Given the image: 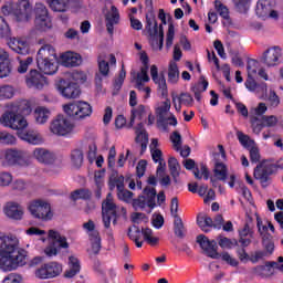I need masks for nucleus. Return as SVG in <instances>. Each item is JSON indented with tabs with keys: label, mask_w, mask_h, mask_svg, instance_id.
Returning a JSON list of instances; mask_svg holds the SVG:
<instances>
[{
	"label": "nucleus",
	"mask_w": 283,
	"mask_h": 283,
	"mask_svg": "<svg viewBox=\"0 0 283 283\" xmlns=\"http://www.w3.org/2000/svg\"><path fill=\"white\" fill-rule=\"evenodd\" d=\"M17 111H6L0 117V123L3 127H10V129H17L18 137L21 140H25L30 145H41V137L39 134L34 133V130L25 132V127H28V120L23 116H30L32 114V106L30 103L25 102L18 106Z\"/></svg>",
	"instance_id": "f257e3e1"
},
{
	"label": "nucleus",
	"mask_w": 283,
	"mask_h": 283,
	"mask_svg": "<svg viewBox=\"0 0 283 283\" xmlns=\"http://www.w3.org/2000/svg\"><path fill=\"white\" fill-rule=\"evenodd\" d=\"M36 65L42 74L52 76L59 72V59L56 57V50L52 44H44L38 51Z\"/></svg>",
	"instance_id": "f03ea898"
},
{
	"label": "nucleus",
	"mask_w": 283,
	"mask_h": 283,
	"mask_svg": "<svg viewBox=\"0 0 283 283\" xmlns=\"http://www.w3.org/2000/svg\"><path fill=\"white\" fill-rule=\"evenodd\" d=\"M146 30L153 50H163V45H165V29L163 28V24L158 27V22L154 14H151V18L149 14H146Z\"/></svg>",
	"instance_id": "7ed1b4c3"
},
{
	"label": "nucleus",
	"mask_w": 283,
	"mask_h": 283,
	"mask_svg": "<svg viewBox=\"0 0 283 283\" xmlns=\"http://www.w3.org/2000/svg\"><path fill=\"white\" fill-rule=\"evenodd\" d=\"M2 241L4 243L0 245V269L4 272L14 271L17 270V264L12 253H14L17 241H10V237H3Z\"/></svg>",
	"instance_id": "20e7f679"
},
{
	"label": "nucleus",
	"mask_w": 283,
	"mask_h": 283,
	"mask_svg": "<svg viewBox=\"0 0 283 283\" xmlns=\"http://www.w3.org/2000/svg\"><path fill=\"white\" fill-rule=\"evenodd\" d=\"M49 247L44 249V253L48 258H54L59 255L61 249H70V243L65 235H61V232L56 230H49Z\"/></svg>",
	"instance_id": "39448f33"
},
{
	"label": "nucleus",
	"mask_w": 283,
	"mask_h": 283,
	"mask_svg": "<svg viewBox=\"0 0 283 283\" xmlns=\"http://www.w3.org/2000/svg\"><path fill=\"white\" fill-rule=\"evenodd\" d=\"M63 109L74 120H84V118L92 116V105L83 101L66 104Z\"/></svg>",
	"instance_id": "423d86ee"
},
{
	"label": "nucleus",
	"mask_w": 283,
	"mask_h": 283,
	"mask_svg": "<svg viewBox=\"0 0 283 283\" xmlns=\"http://www.w3.org/2000/svg\"><path fill=\"white\" fill-rule=\"evenodd\" d=\"M28 209L33 218L43 220L44 222L52 220L54 217V213H52V206L43 199H35L31 201Z\"/></svg>",
	"instance_id": "0eeeda50"
},
{
	"label": "nucleus",
	"mask_w": 283,
	"mask_h": 283,
	"mask_svg": "<svg viewBox=\"0 0 283 283\" xmlns=\"http://www.w3.org/2000/svg\"><path fill=\"white\" fill-rule=\"evenodd\" d=\"M34 13V28L39 32H46L52 28V19L50 18V12L48 11V7L43 3H35L33 9Z\"/></svg>",
	"instance_id": "6e6552de"
},
{
	"label": "nucleus",
	"mask_w": 283,
	"mask_h": 283,
	"mask_svg": "<svg viewBox=\"0 0 283 283\" xmlns=\"http://www.w3.org/2000/svg\"><path fill=\"white\" fill-rule=\"evenodd\" d=\"M73 130L74 124L63 115H57L50 125V132L55 134V136H67V134H71Z\"/></svg>",
	"instance_id": "1a4fd4ad"
},
{
	"label": "nucleus",
	"mask_w": 283,
	"mask_h": 283,
	"mask_svg": "<svg viewBox=\"0 0 283 283\" xmlns=\"http://www.w3.org/2000/svg\"><path fill=\"white\" fill-rule=\"evenodd\" d=\"M61 273H63V265L59 262H50L38 269L35 276L40 280H52V277H59Z\"/></svg>",
	"instance_id": "9d476101"
},
{
	"label": "nucleus",
	"mask_w": 283,
	"mask_h": 283,
	"mask_svg": "<svg viewBox=\"0 0 283 283\" xmlns=\"http://www.w3.org/2000/svg\"><path fill=\"white\" fill-rule=\"evenodd\" d=\"M197 244L202 249L208 258L211 260H220V253L218 252V242L216 240H209L207 235L199 234L197 237Z\"/></svg>",
	"instance_id": "9b49d317"
},
{
	"label": "nucleus",
	"mask_w": 283,
	"mask_h": 283,
	"mask_svg": "<svg viewBox=\"0 0 283 283\" xmlns=\"http://www.w3.org/2000/svg\"><path fill=\"white\" fill-rule=\"evenodd\" d=\"M57 91L64 98H78L81 96V86L70 80H60Z\"/></svg>",
	"instance_id": "f8f14e48"
},
{
	"label": "nucleus",
	"mask_w": 283,
	"mask_h": 283,
	"mask_svg": "<svg viewBox=\"0 0 283 283\" xmlns=\"http://www.w3.org/2000/svg\"><path fill=\"white\" fill-rule=\"evenodd\" d=\"M4 161L9 167H27L28 159L25 158V151L10 148L4 151Z\"/></svg>",
	"instance_id": "ddd939ff"
},
{
	"label": "nucleus",
	"mask_w": 283,
	"mask_h": 283,
	"mask_svg": "<svg viewBox=\"0 0 283 283\" xmlns=\"http://www.w3.org/2000/svg\"><path fill=\"white\" fill-rule=\"evenodd\" d=\"M13 14L17 21H28L32 19V4L28 0H20L13 7Z\"/></svg>",
	"instance_id": "4468645a"
},
{
	"label": "nucleus",
	"mask_w": 283,
	"mask_h": 283,
	"mask_svg": "<svg viewBox=\"0 0 283 283\" xmlns=\"http://www.w3.org/2000/svg\"><path fill=\"white\" fill-rule=\"evenodd\" d=\"M46 83L48 78L36 70H31L25 77V84L30 90H42Z\"/></svg>",
	"instance_id": "2eb2a0df"
},
{
	"label": "nucleus",
	"mask_w": 283,
	"mask_h": 283,
	"mask_svg": "<svg viewBox=\"0 0 283 283\" xmlns=\"http://www.w3.org/2000/svg\"><path fill=\"white\" fill-rule=\"evenodd\" d=\"M280 59H282V49L280 46H273L263 53L261 63H264L266 67H275V65H280Z\"/></svg>",
	"instance_id": "dca6fc26"
},
{
	"label": "nucleus",
	"mask_w": 283,
	"mask_h": 283,
	"mask_svg": "<svg viewBox=\"0 0 283 283\" xmlns=\"http://www.w3.org/2000/svg\"><path fill=\"white\" fill-rule=\"evenodd\" d=\"M9 241L15 242L13 253H11L15 269H19V266H25V264H28V252L25 250H19V239H17V237H9Z\"/></svg>",
	"instance_id": "f3484780"
},
{
	"label": "nucleus",
	"mask_w": 283,
	"mask_h": 283,
	"mask_svg": "<svg viewBox=\"0 0 283 283\" xmlns=\"http://www.w3.org/2000/svg\"><path fill=\"white\" fill-rule=\"evenodd\" d=\"M135 143L140 145V155L145 154L147 151V145H149V135L147 134V130H145V124L140 122L135 127Z\"/></svg>",
	"instance_id": "a211bd4d"
},
{
	"label": "nucleus",
	"mask_w": 283,
	"mask_h": 283,
	"mask_svg": "<svg viewBox=\"0 0 283 283\" xmlns=\"http://www.w3.org/2000/svg\"><path fill=\"white\" fill-rule=\"evenodd\" d=\"M106 30L111 36H114V25L120 23V13L116 6L111 7V12L105 14Z\"/></svg>",
	"instance_id": "6ab92c4d"
},
{
	"label": "nucleus",
	"mask_w": 283,
	"mask_h": 283,
	"mask_svg": "<svg viewBox=\"0 0 283 283\" xmlns=\"http://www.w3.org/2000/svg\"><path fill=\"white\" fill-rule=\"evenodd\" d=\"M150 76L155 85H158V90L161 91L163 96L167 94V80L165 78V73H159L158 66L155 64L150 66Z\"/></svg>",
	"instance_id": "aec40b11"
},
{
	"label": "nucleus",
	"mask_w": 283,
	"mask_h": 283,
	"mask_svg": "<svg viewBox=\"0 0 283 283\" xmlns=\"http://www.w3.org/2000/svg\"><path fill=\"white\" fill-rule=\"evenodd\" d=\"M33 158L42 165H54V160H56L54 154L45 148H35L33 150Z\"/></svg>",
	"instance_id": "412c9836"
},
{
	"label": "nucleus",
	"mask_w": 283,
	"mask_h": 283,
	"mask_svg": "<svg viewBox=\"0 0 283 283\" xmlns=\"http://www.w3.org/2000/svg\"><path fill=\"white\" fill-rule=\"evenodd\" d=\"M275 8V0H259L256 3V15L260 19H269L271 9Z\"/></svg>",
	"instance_id": "4be33fe9"
},
{
	"label": "nucleus",
	"mask_w": 283,
	"mask_h": 283,
	"mask_svg": "<svg viewBox=\"0 0 283 283\" xmlns=\"http://www.w3.org/2000/svg\"><path fill=\"white\" fill-rule=\"evenodd\" d=\"M62 63L64 67H78L83 60L78 53L69 51L62 55Z\"/></svg>",
	"instance_id": "5701e85b"
},
{
	"label": "nucleus",
	"mask_w": 283,
	"mask_h": 283,
	"mask_svg": "<svg viewBox=\"0 0 283 283\" xmlns=\"http://www.w3.org/2000/svg\"><path fill=\"white\" fill-rule=\"evenodd\" d=\"M11 72L10 55L6 51H0V78H7Z\"/></svg>",
	"instance_id": "b1692460"
},
{
	"label": "nucleus",
	"mask_w": 283,
	"mask_h": 283,
	"mask_svg": "<svg viewBox=\"0 0 283 283\" xmlns=\"http://www.w3.org/2000/svg\"><path fill=\"white\" fill-rule=\"evenodd\" d=\"M253 238V230L249 226V223H245L241 230H239V241L238 243L241 247H250L251 245V239Z\"/></svg>",
	"instance_id": "393cba45"
},
{
	"label": "nucleus",
	"mask_w": 283,
	"mask_h": 283,
	"mask_svg": "<svg viewBox=\"0 0 283 283\" xmlns=\"http://www.w3.org/2000/svg\"><path fill=\"white\" fill-rule=\"evenodd\" d=\"M81 273V261H78L75 256L69 258V270L64 272V277L67 280H72V277H75V275H78Z\"/></svg>",
	"instance_id": "a878e982"
},
{
	"label": "nucleus",
	"mask_w": 283,
	"mask_h": 283,
	"mask_svg": "<svg viewBox=\"0 0 283 283\" xmlns=\"http://www.w3.org/2000/svg\"><path fill=\"white\" fill-rule=\"evenodd\" d=\"M6 213L12 220H21L23 218V208H21V205L11 201L7 203Z\"/></svg>",
	"instance_id": "bb28decb"
},
{
	"label": "nucleus",
	"mask_w": 283,
	"mask_h": 283,
	"mask_svg": "<svg viewBox=\"0 0 283 283\" xmlns=\"http://www.w3.org/2000/svg\"><path fill=\"white\" fill-rule=\"evenodd\" d=\"M9 48L17 52V54H22L25 56L27 54H30V45L25 41L17 40L9 42Z\"/></svg>",
	"instance_id": "cd10ccee"
},
{
	"label": "nucleus",
	"mask_w": 283,
	"mask_h": 283,
	"mask_svg": "<svg viewBox=\"0 0 283 283\" xmlns=\"http://www.w3.org/2000/svg\"><path fill=\"white\" fill-rule=\"evenodd\" d=\"M70 199L73 202H77V200H84L85 202L92 200V190L87 188H80L71 192Z\"/></svg>",
	"instance_id": "c85d7f7f"
},
{
	"label": "nucleus",
	"mask_w": 283,
	"mask_h": 283,
	"mask_svg": "<svg viewBox=\"0 0 283 283\" xmlns=\"http://www.w3.org/2000/svg\"><path fill=\"white\" fill-rule=\"evenodd\" d=\"M108 188L111 191L125 189V177L118 176V171L113 172L108 180Z\"/></svg>",
	"instance_id": "c756f323"
},
{
	"label": "nucleus",
	"mask_w": 283,
	"mask_h": 283,
	"mask_svg": "<svg viewBox=\"0 0 283 283\" xmlns=\"http://www.w3.org/2000/svg\"><path fill=\"white\" fill-rule=\"evenodd\" d=\"M46 3L53 12H67L70 10V0H46Z\"/></svg>",
	"instance_id": "7c9ffc66"
},
{
	"label": "nucleus",
	"mask_w": 283,
	"mask_h": 283,
	"mask_svg": "<svg viewBox=\"0 0 283 283\" xmlns=\"http://www.w3.org/2000/svg\"><path fill=\"white\" fill-rule=\"evenodd\" d=\"M143 193L144 195L142 196H145L147 207H149V209H156V196H157L156 188L146 186L143 190Z\"/></svg>",
	"instance_id": "2f4dec72"
},
{
	"label": "nucleus",
	"mask_w": 283,
	"mask_h": 283,
	"mask_svg": "<svg viewBox=\"0 0 283 283\" xmlns=\"http://www.w3.org/2000/svg\"><path fill=\"white\" fill-rule=\"evenodd\" d=\"M197 224L203 233H209L213 228V219L207 214L199 216L197 217Z\"/></svg>",
	"instance_id": "473e14b6"
},
{
	"label": "nucleus",
	"mask_w": 283,
	"mask_h": 283,
	"mask_svg": "<svg viewBox=\"0 0 283 283\" xmlns=\"http://www.w3.org/2000/svg\"><path fill=\"white\" fill-rule=\"evenodd\" d=\"M50 109L45 108V107H38L34 111V118H35V123H38V125H45V123H48V120L50 119Z\"/></svg>",
	"instance_id": "72a5a7b5"
},
{
	"label": "nucleus",
	"mask_w": 283,
	"mask_h": 283,
	"mask_svg": "<svg viewBox=\"0 0 283 283\" xmlns=\"http://www.w3.org/2000/svg\"><path fill=\"white\" fill-rule=\"evenodd\" d=\"M168 169L170 171V176H172L174 182H178V178L180 177V163L176 157H170L168 159Z\"/></svg>",
	"instance_id": "f704fd0d"
},
{
	"label": "nucleus",
	"mask_w": 283,
	"mask_h": 283,
	"mask_svg": "<svg viewBox=\"0 0 283 283\" xmlns=\"http://www.w3.org/2000/svg\"><path fill=\"white\" fill-rule=\"evenodd\" d=\"M130 122H129V127H134V123L136 122V118H138L139 120H143V118H145V116H147V108L145 107V105H139L137 108H133L130 111Z\"/></svg>",
	"instance_id": "c9c22d12"
},
{
	"label": "nucleus",
	"mask_w": 283,
	"mask_h": 283,
	"mask_svg": "<svg viewBox=\"0 0 283 283\" xmlns=\"http://www.w3.org/2000/svg\"><path fill=\"white\" fill-rule=\"evenodd\" d=\"M102 213H111V216H117L116 203L112 201V192L106 197V200L102 203Z\"/></svg>",
	"instance_id": "e433bc0d"
},
{
	"label": "nucleus",
	"mask_w": 283,
	"mask_h": 283,
	"mask_svg": "<svg viewBox=\"0 0 283 283\" xmlns=\"http://www.w3.org/2000/svg\"><path fill=\"white\" fill-rule=\"evenodd\" d=\"M217 242L221 249H233V247H238V240L229 239L222 234H219L217 238Z\"/></svg>",
	"instance_id": "4c0bfd02"
},
{
	"label": "nucleus",
	"mask_w": 283,
	"mask_h": 283,
	"mask_svg": "<svg viewBox=\"0 0 283 283\" xmlns=\"http://www.w3.org/2000/svg\"><path fill=\"white\" fill-rule=\"evenodd\" d=\"M174 233L180 240H184L187 233V229H185V223L182 222V219L180 217L175 219L174 221Z\"/></svg>",
	"instance_id": "58836bf2"
},
{
	"label": "nucleus",
	"mask_w": 283,
	"mask_h": 283,
	"mask_svg": "<svg viewBox=\"0 0 283 283\" xmlns=\"http://www.w3.org/2000/svg\"><path fill=\"white\" fill-rule=\"evenodd\" d=\"M214 176L217 178V180H221L222 182H224V180H227V165H224L223 163L217 161L214 165Z\"/></svg>",
	"instance_id": "ea45409f"
},
{
	"label": "nucleus",
	"mask_w": 283,
	"mask_h": 283,
	"mask_svg": "<svg viewBox=\"0 0 283 283\" xmlns=\"http://www.w3.org/2000/svg\"><path fill=\"white\" fill-rule=\"evenodd\" d=\"M71 163L75 169H81L83 167V150L74 149L71 153Z\"/></svg>",
	"instance_id": "a19ab883"
},
{
	"label": "nucleus",
	"mask_w": 283,
	"mask_h": 283,
	"mask_svg": "<svg viewBox=\"0 0 283 283\" xmlns=\"http://www.w3.org/2000/svg\"><path fill=\"white\" fill-rule=\"evenodd\" d=\"M180 78V71H178V64L176 62L171 63L168 69V82L176 84Z\"/></svg>",
	"instance_id": "79ce46f5"
},
{
	"label": "nucleus",
	"mask_w": 283,
	"mask_h": 283,
	"mask_svg": "<svg viewBox=\"0 0 283 283\" xmlns=\"http://www.w3.org/2000/svg\"><path fill=\"white\" fill-rule=\"evenodd\" d=\"M247 67H248V78H247L244 85H245L247 90H249L250 92H255L258 90V82H255L253 80V77L251 76V73L255 74L258 71H255V70L251 71V65H249V64Z\"/></svg>",
	"instance_id": "37998d69"
},
{
	"label": "nucleus",
	"mask_w": 283,
	"mask_h": 283,
	"mask_svg": "<svg viewBox=\"0 0 283 283\" xmlns=\"http://www.w3.org/2000/svg\"><path fill=\"white\" fill-rule=\"evenodd\" d=\"M214 8L222 19H224L226 21L231 20V15H229V8H227V6L222 3V1L216 0Z\"/></svg>",
	"instance_id": "c03bdc74"
},
{
	"label": "nucleus",
	"mask_w": 283,
	"mask_h": 283,
	"mask_svg": "<svg viewBox=\"0 0 283 283\" xmlns=\"http://www.w3.org/2000/svg\"><path fill=\"white\" fill-rule=\"evenodd\" d=\"M250 123L255 134H260L265 127L263 117L253 116L250 118Z\"/></svg>",
	"instance_id": "a18cd8bd"
},
{
	"label": "nucleus",
	"mask_w": 283,
	"mask_h": 283,
	"mask_svg": "<svg viewBox=\"0 0 283 283\" xmlns=\"http://www.w3.org/2000/svg\"><path fill=\"white\" fill-rule=\"evenodd\" d=\"M262 244L268 253H273V251H275V243H273V237L271 233L263 234Z\"/></svg>",
	"instance_id": "49530a36"
},
{
	"label": "nucleus",
	"mask_w": 283,
	"mask_h": 283,
	"mask_svg": "<svg viewBox=\"0 0 283 283\" xmlns=\"http://www.w3.org/2000/svg\"><path fill=\"white\" fill-rule=\"evenodd\" d=\"M232 2L237 12H240V14H247L251 0H232Z\"/></svg>",
	"instance_id": "de8ad7c7"
},
{
	"label": "nucleus",
	"mask_w": 283,
	"mask_h": 283,
	"mask_svg": "<svg viewBox=\"0 0 283 283\" xmlns=\"http://www.w3.org/2000/svg\"><path fill=\"white\" fill-rule=\"evenodd\" d=\"M0 145H17V137L8 132H0Z\"/></svg>",
	"instance_id": "09e8293b"
},
{
	"label": "nucleus",
	"mask_w": 283,
	"mask_h": 283,
	"mask_svg": "<svg viewBox=\"0 0 283 283\" xmlns=\"http://www.w3.org/2000/svg\"><path fill=\"white\" fill-rule=\"evenodd\" d=\"M14 96V88L10 85L0 87V101H8Z\"/></svg>",
	"instance_id": "8fccbe9b"
},
{
	"label": "nucleus",
	"mask_w": 283,
	"mask_h": 283,
	"mask_svg": "<svg viewBox=\"0 0 283 283\" xmlns=\"http://www.w3.org/2000/svg\"><path fill=\"white\" fill-rule=\"evenodd\" d=\"M10 34V25L6 21V18L0 15V39H9Z\"/></svg>",
	"instance_id": "3c124183"
},
{
	"label": "nucleus",
	"mask_w": 283,
	"mask_h": 283,
	"mask_svg": "<svg viewBox=\"0 0 283 283\" xmlns=\"http://www.w3.org/2000/svg\"><path fill=\"white\" fill-rule=\"evenodd\" d=\"M201 82L195 84L193 86H191V92L192 93H202V92H207V87H209V82L207 80H205V76H200Z\"/></svg>",
	"instance_id": "603ef678"
},
{
	"label": "nucleus",
	"mask_w": 283,
	"mask_h": 283,
	"mask_svg": "<svg viewBox=\"0 0 283 283\" xmlns=\"http://www.w3.org/2000/svg\"><path fill=\"white\" fill-rule=\"evenodd\" d=\"M174 36H176V28L174 23L168 24V31L166 35V48L169 49L174 45Z\"/></svg>",
	"instance_id": "864d4df0"
},
{
	"label": "nucleus",
	"mask_w": 283,
	"mask_h": 283,
	"mask_svg": "<svg viewBox=\"0 0 283 283\" xmlns=\"http://www.w3.org/2000/svg\"><path fill=\"white\" fill-rule=\"evenodd\" d=\"M177 97V103H181L182 105H186V107H191L193 105V96L189 93H181L180 96Z\"/></svg>",
	"instance_id": "5fc2aeb1"
},
{
	"label": "nucleus",
	"mask_w": 283,
	"mask_h": 283,
	"mask_svg": "<svg viewBox=\"0 0 283 283\" xmlns=\"http://www.w3.org/2000/svg\"><path fill=\"white\" fill-rule=\"evenodd\" d=\"M170 140L174 144L176 151H180V149H182V136L180 133L175 130L170 136Z\"/></svg>",
	"instance_id": "6e6d98bb"
},
{
	"label": "nucleus",
	"mask_w": 283,
	"mask_h": 283,
	"mask_svg": "<svg viewBox=\"0 0 283 283\" xmlns=\"http://www.w3.org/2000/svg\"><path fill=\"white\" fill-rule=\"evenodd\" d=\"M126 76H127V71H125V64H123L122 70L119 71L118 78H116L114 82L115 90H120V87H123Z\"/></svg>",
	"instance_id": "4d7b16f0"
},
{
	"label": "nucleus",
	"mask_w": 283,
	"mask_h": 283,
	"mask_svg": "<svg viewBox=\"0 0 283 283\" xmlns=\"http://www.w3.org/2000/svg\"><path fill=\"white\" fill-rule=\"evenodd\" d=\"M147 207V199L145 196L140 195L137 199L133 200V209L138 211V209H145Z\"/></svg>",
	"instance_id": "13d9d810"
},
{
	"label": "nucleus",
	"mask_w": 283,
	"mask_h": 283,
	"mask_svg": "<svg viewBox=\"0 0 283 283\" xmlns=\"http://www.w3.org/2000/svg\"><path fill=\"white\" fill-rule=\"evenodd\" d=\"M32 56H29L25 60H21L20 65L18 66L19 74H25V72H28V67L32 65Z\"/></svg>",
	"instance_id": "bf43d9fd"
},
{
	"label": "nucleus",
	"mask_w": 283,
	"mask_h": 283,
	"mask_svg": "<svg viewBox=\"0 0 283 283\" xmlns=\"http://www.w3.org/2000/svg\"><path fill=\"white\" fill-rule=\"evenodd\" d=\"M117 197L119 200H123L124 202H129V200L134 197V192L123 188L117 190Z\"/></svg>",
	"instance_id": "052dcab7"
},
{
	"label": "nucleus",
	"mask_w": 283,
	"mask_h": 283,
	"mask_svg": "<svg viewBox=\"0 0 283 283\" xmlns=\"http://www.w3.org/2000/svg\"><path fill=\"white\" fill-rule=\"evenodd\" d=\"M95 185H96V190H95V198L97 200H101L102 197V189H103V181H101V172L95 174Z\"/></svg>",
	"instance_id": "680f3d73"
},
{
	"label": "nucleus",
	"mask_w": 283,
	"mask_h": 283,
	"mask_svg": "<svg viewBox=\"0 0 283 283\" xmlns=\"http://www.w3.org/2000/svg\"><path fill=\"white\" fill-rule=\"evenodd\" d=\"M21 282H23V276L17 273H11L2 280V283H21Z\"/></svg>",
	"instance_id": "e2e57ef3"
},
{
	"label": "nucleus",
	"mask_w": 283,
	"mask_h": 283,
	"mask_svg": "<svg viewBox=\"0 0 283 283\" xmlns=\"http://www.w3.org/2000/svg\"><path fill=\"white\" fill-rule=\"evenodd\" d=\"M98 70L102 76H109V63L105 60L98 61Z\"/></svg>",
	"instance_id": "0e129e2a"
},
{
	"label": "nucleus",
	"mask_w": 283,
	"mask_h": 283,
	"mask_svg": "<svg viewBox=\"0 0 283 283\" xmlns=\"http://www.w3.org/2000/svg\"><path fill=\"white\" fill-rule=\"evenodd\" d=\"M220 258L223 262H227V264H230V266H238L240 262H238L234 258H231V254L229 252H223L220 254Z\"/></svg>",
	"instance_id": "69168bd1"
},
{
	"label": "nucleus",
	"mask_w": 283,
	"mask_h": 283,
	"mask_svg": "<svg viewBox=\"0 0 283 283\" xmlns=\"http://www.w3.org/2000/svg\"><path fill=\"white\" fill-rule=\"evenodd\" d=\"M150 154H151L153 161L156 164L160 163L161 160H165L163 158V150L158 148H154L150 146Z\"/></svg>",
	"instance_id": "338daca9"
},
{
	"label": "nucleus",
	"mask_w": 283,
	"mask_h": 283,
	"mask_svg": "<svg viewBox=\"0 0 283 283\" xmlns=\"http://www.w3.org/2000/svg\"><path fill=\"white\" fill-rule=\"evenodd\" d=\"M260 149L258 147H251L250 148V160L253 164H258L260 161Z\"/></svg>",
	"instance_id": "774afa93"
}]
</instances>
